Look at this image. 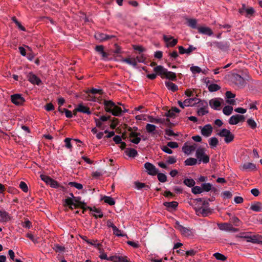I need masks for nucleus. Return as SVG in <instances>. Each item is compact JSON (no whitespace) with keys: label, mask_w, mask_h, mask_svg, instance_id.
Wrapping results in <instances>:
<instances>
[{"label":"nucleus","mask_w":262,"mask_h":262,"mask_svg":"<svg viewBox=\"0 0 262 262\" xmlns=\"http://www.w3.org/2000/svg\"><path fill=\"white\" fill-rule=\"evenodd\" d=\"M163 40L166 43L167 47H173L178 43V39H174L170 36H163Z\"/></svg>","instance_id":"14"},{"label":"nucleus","mask_w":262,"mask_h":262,"mask_svg":"<svg viewBox=\"0 0 262 262\" xmlns=\"http://www.w3.org/2000/svg\"><path fill=\"white\" fill-rule=\"evenodd\" d=\"M221 100H222L217 98L211 99L209 102L210 107L213 110H220L222 103Z\"/></svg>","instance_id":"15"},{"label":"nucleus","mask_w":262,"mask_h":262,"mask_svg":"<svg viewBox=\"0 0 262 262\" xmlns=\"http://www.w3.org/2000/svg\"><path fill=\"white\" fill-rule=\"evenodd\" d=\"M177 162V158L174 156H169L166 161V163L168 164H173Z\"/></svg>","instance_id":"61"},{"label":"nucleus","mask_w":262,"mask_h":262,"mask_svg":"<svg viewBox=\"0 0 262 262\" xmlns=\"http://www.w3.org/2000/svg\"><path fill=\"white\" fill-rule=\"evenodd\" d=\"M27 78L28 81L33 84L39 85L41 83V80L40 78L32 72L29 73Z\"/></svg>","instance_id":"10"},{"label":"nucleus","mask_w":262,"mask_h":262,"mask_svg":"<svg viewBox=\"0 0 262 262\" xmlns=\"http://www.w3.org/2000/svg\"><path fill=\"white\" fill-rule=\"evenodd\" d=\"M111 228L113 229L114 234L116 236L118 237H123L125 236V234L122 233L121 231L114 225V224L111 225Z\"/></svg>","instance_id":"35"},{"label":"nucleus","mask_w":262,"mask_h":262,"mask_svg":"<svg viewBox=\"0 0 262 262\" xmlns=\"http://www.w3.org/2000/svg\"><path fill=\"white\" fill-rule=\"evenodd\" d=\"M105 203L108 204L110 205H114L115 203V201L113 198L111 196H104L102 199Z\"/></svg>","instance_id":"42"},{"label":"nucleus","mask_w":262,"mask_h":262,"mask_svg":"<svg viewBox=\"0 0 262 262\" xmlns=\"http://www.w3.org/2000/svg\"><path fill=\"white\" fill-rule=\"evenodd\" d=\"M19 187L24 192H27L28 191L27 185L25 182L21 181L20 182Z\"/></svg>","instance_id":"60"},{"label":"nucleus","mask_w":262,"mask_h":262,"mask_svg":"<svg viewBox=\"0 0 262 262\" xmlns=\"http://www.w3.org/2000/svg\"><path fill=\"white\" fill-rule=\"evenodd\" d=\"M71 139L69 138H67L64 140L66 147L70 150H71L72 148V145L71 144Z\"/></svg>","instance_id":"58"},{"label":"nucleus","mask_w":262,"mask_h":262,"mask_svg":"<svg viewBox=\"0 0 262 262\" xmlns=\"http://www.w3.org/2000/svg\"><path fill=\"white\" fill-rule=\"evenodd\" d=\"M146 130L148 133L155 135L156 134V126L151 124H147L146 125Z\"/></svg>","instance_id":"34"},{"label":"nucleus","mask_w":262,"mask_h":262,"mask_svg":"<svg viewBox=\"0 0 262 262\" xmlns=\"http://www.w3.org/2000/svg\"><path fill=\"white\" fill-rule=\"evenodd\" d=\"M175 228L179 230L181 234L184 236L190 237L194 235V232L192 229L183 226L178 221L176 222Z\"/></svg>","instance_id":"4"},{"label":"nucleus","mask_w":262,"mask_h":262,"mask_svg":"<svg viewBox=\"0 0 262 262\" xmlns=\"http://www.w3.org/2000/svg\"><path fill=\"white\" fill-rule=\"evenodd\" d=\"M11 219V216L9 213L5 210H0V222L7 223Z\"/></svg>","instance_id":"21"},{"label":"nucleus","mask_w":262,"mask_h":262,"mask_svg":"<svg viewBox=\"0 0 262 262\" xmlns=\"http://www.w3.org/2000/svg\"><path fill=\"white\" fill-rule=\"evenodd\" d=\"M197 159L193 158H189L184 161V164L186 166H193L197 163Z\"/></svg>","instance_id":"38"},{"label":"nucleus","mask_w":262,"mask_h":262,"mask_svg":"<svg viewBox=\"0 0 262 262\" xmlns=\"http://www.w3.org/2000/svg\"><path fill=\"white\" fill-rule=\"evenodd\" d=\"M197 100H198V99L196 98H189L185 100L183 102L179 101L178 104L181 108H184L186 106H192L194 105L196 103Z\"/></svg>","instance_id":"8"},{"label":"nucleus","mask_w":262,"mask_h":262,"mask_svg":"<svg viewBox=\"0 0 262 262\" xmlns=\"http://www.w3.org/2000/svg\"><path fill=\"white\" fill-rule=\"evenodd\" d=\"M164 78L172 81H175L177 79L176 74L174 72L168 71L167 70Z\"/></svg>","instance_id":"36"},{"label":"nucleus","mask_w":262,"mask_h":262,"mask_svg":"<svg viewBox=\"0 0 262 262\" xmlns=\"http://www.w3.org/2000/svg\"><path fill=\"white\" fill-rule=\"evenodd\" d=\"M220 89H221L220 86L215 83H212V84H209L208 86V89L209 91L210 92L217 91L219 90H220Z\"/></svg>","instance_id":"41"},{"label":"nucleus","mask_w":262,"mask_h":262,"mask_svg":"<svg viewBox=\"0 0 262 262\" xmlns=\"http://www.w3.org/2000/svg\"><path fill=\"white\" fill-rule=\"evenodd\" d=\"M157 178L158 180L162 183L165 182L167 181L166 176L162 173H157Z\"/></svg>","instance_id":"53"},{"label":"nucleus","mask_w":262,"mask_h":262,"mask_svg":"<svg viewBox=\"0 0 262 262\" xmlns=\"http://www.w3.org/2000/svg\"><path fill=\"white\" fill-rule=\"evenodd\" d=\"M144 167L150 175L155 176L158 173V170L152 164L149 162L145 163L144 164Z\"/></svg>","instance_id":"12"},{"label":"nucleus","mask_w":262,"mask_h":262,"mask_svg":"<svg viewBox=\"0 0 262 262\" xmlns=\"http://www.w3.org/2000/svg\"><path fill=\"white\" fill-rule=\"evenodd\" d=\"M217 135L221 137H225L224 141L226 143H229L232 142L234 138V136L231 132L226 128H223L217 133Z\"/></svg>","instance_id":"5"},{"label":"nucleus","mask_w":262,"mask_h":262,"mask_svg":"<svg viewBox=\"0 0 262 262\" xmlns=\"http://www.w3.org/2000/svg\"><path fill=\"white\" fill-rule=\"evenodd\" d=\"M233 111V107L231 106H225L223 109V113L226 115L229 116L231 114Z\"/></svg>","instance_id":"44"},{"label":"nucleus","mask_w":262,"mask_h":262,"mask_svg":"<svg viewBox=\"0 0 262 262\" xmlns=\"http://www.w3.org/2000/svg\"><path fill=\"white\" fill-rule=\"evenodd\" d=\"M209 144L211 148L216 147L219 144V140L215 137H211L208 140Z\"/></svg>","instance_id":"40"},{"label":"nucleus","mask_w":262,"mask_h":262,"mask_svg":"<svg viewBox=\"0 0 262 262\" xmlns=\"http://www.w3.org/2000/svg\"><path fill=\"white\" fill-rule=\"evenodd\" d=\"M215 46L219 49L226 51L230 48V43L227 41H215Z\"/></svg>","instance_id":"17"},{"label":"nucleus","mask_w":262,"mask_h":262,"mask_svg":"<svg viewBox=\"0 0 262 262\" xmlns=\"http://www.w3.org/2000/svg\"><path fill=\"white\" fill-rule=\"evenodd\" d=\"M126 155L129 157L134 158L138 155L137 151L134 148H127L125 150Z\"/></svg>","instance_id":"37"},{"label":"nucleus","mask_w":262,"mask_h":262,"mask_svg":"<svg viewBox=\"0 0 262 262\" xmlns=\"http://www.w3.org/2000/svg\"><path fill=\"white\" fill-rule=\"evenodd\" d=\"M232 81L239 88H243L246 84V80L237 74L232 75Z\"/></svg>","instance_id":"6"},{"label":"nucleus","mask_w":262,"mask_h":262,"mask_svg":"<svg viewBox=\"0 0 262 262\" xmlns=\"http://www.w3.org/2000/svg\"><path fill=\"white\" fill-rule=\"evenodd\" d=\"M45 108L47 111H53L55 108L54 105L52 103H47L45 106Z\"/></svg>","instance_id":"64"},{"label":"nucleus","mask_w":262,"mask_h":262,"mask_svg":"<svg viewBox=\"0 0 262 262\" xmlns=\"http://www.w3.org/2000/svg\"><path fill=\"white\" fill-rule=\"evenodd\" d=\"M219 228L221 230H225L227 231H237V229L236 228H234L232 227V225L224 223L222 224L221 225L219 226Z\"/></svg>","instance_id":"31"},{"label":"nucleus","mask_w":262,"mask_h":262,"mask_svg":"<svg viewBox=\"0 0 262 262\" xmlns=\"http://www.w3.org/2000/svg\"><path fill=\"white\" fill-rule=\"evenodd\" d=\"M191 191L194 194H200L203 192V189L201 187L193 186L191 189Z\"/></svg>","instance_id":"49"},{"label":"nucleus","mask_w":262,"mask_h":262,"mask_svg":"<svg viewBox=\"0 0 262 262\" xmlns=\"http://www.w3.org/2000/svg\"><path fill=\"white\" fill-rule=\"evenodd\" d=\"M53 249L56 252H62L65 250V248L63 246L58 244L55 245Z\"/></svg>","instance_id":"63"},{"label":"nucleus","mask_w":262,"mask_h":262,"mask_svg":"<svg viewBox=\"0 0 262 262\" xmlns=\"http://www.w3.org/2000/svg\"><path fill=\"white\" fill-rule=\"evenodd\" d=\"M254 12V9L252 7H250L246 9V11L244 15H245L246 17L250 18L253 15Z\"/></svg>","instance_id":"45"},{"label":"nucleus","mask_w":262,"mask_h":262,"mask_svg":"<svg viewBox=\"0 0 262 262\" xmlns=\"http://www.w3.org/2000/svg\"><path fill=\"white\" fill-rule=\"evenodd\" d=\"M40 177L41 180H42L48 185H49L52 179V178H50L49 176L45 174H41Z\"/></svg>","instance_id":"55"},{"label":"nucleus","mask_w":262,"mask_h":262,"mask_svg":"<svg viewBox=\"0 0 262 262\" xmlns=\"http://www.w3.org/2000/svg\"><path fill=\"white\" fill-rule=\"evenodd\" d=\"M75 111L88 115L91 114V111H90V108L83 105L82 103H80L77 105V107L75 108Z\"/></svg>","instance_id":"22"},{"label":"nucleus","mask_w":262,"mask_h":262,"mask_svg":"<svg viewBox=\"0 0 262 262\" xmlns=\"http://www.w3.org/2000/svg\"><path fill=\"white\" fill-rule=\"evenodd\" d=\"M105 111L112 114L115 116H120L121 115L122 110L121 107L117 106L112 100H104L103 102Z\"/></svg>","instance_id":"2"},{"label":"nucleus","mask_w":262,"mask_h":262,"mask_svg":"<svg viewBox=\"0 0 262 262\" xmlns=\"http://www.w3.org/2000/svg\"><path fill=\"white\" fill-rule=\"evenodd\" d=\"M184 183L189 187H192L194 186L195 182L192 179L186 178L184 180Z\"/></svg>","instance_id":"43"},{"label":"nucleus","mask_w":262,"mask_h":262,"mask_svg":"<svg viewBox=\"0 0 262 262\" xmlns=\"http://www.w3.org/2000/svg\"><path fill=\"white\" fill-rule=\"evenodd\" d=\"M11 100L13 103L17 105H20L25 102V99L19 94H13L11 96Z\"/></svg>","instance_id":"9"},{"label":"nucleus","mask_w":262,"mask_h":262,"mask_svg":"<svg viewBox=\"0 0 262 262\" xmlns=\"http://www.w3.org/2000/svg\"><path fill=\"white\" fill-rule=\"evenodd\" d=\"M196 148L195 144L192 145H187V143H185L182 147V151L187 155H190L192 152L194 151Z\"/></svg>","instance_id":"19"},{"label":"nucleus","mask_w":262,"mask_h":262,"mask_svg":"<svg viewBox=\"0 0 262 262\" xmlns=\"http://www.w3.org/2000/svg\"><path fill=\"white\" fill-rule=\"evenodd\" d=\"M197 29L198 32L202 34L207 35L208 36H211L213 34V32L211 29L207 27H198Z\"/></svg>","instance_id":"23"},{"label":"nucleus","mask_w":262,"mask_h":262,"mask_svg":"<svg viewBox=\"0 0 262 262\" xmlns=\"http://www.w3.org/2000/svg\"><path fill=\"white\" fill-rule=\"evenodd\" d=\"M248 125L252 128L255 129L257 126V124L255 121L252 118L248 119L247 120Z\"/></svg>","instance_id":"52"},{"label":"nucleus","mask_w":262,"mask_h":262,"mask_svg":"<svg viewBox=\"0 0 262 262\" xmlns=\"http://www.w3.org/2000/svg\"><path fill=\"white\" fill-rule=\"evenodd\" d=\"M225 95L227 100L226 102L227 103L231 105L235 104V100L232 99L235 97V94L232 93L231 91H227L225 93Z\"/></svg>","instance_id":"27"},{"label":"nucleus","mask_w":262,"mask_h":262,"mask_svg":"<svg viewBox=\"0 0 262 262\" xmlns=\"http://www.w3.org/2000/svg\"><path fill=\"white\" fill-rule=\"evenodd\" d=\"M213 256L217 260H221V261H225L227 259V257L225 256L224 255L219 253L216 252L213 254Z\"/></svg>","instance_id":"47"},{"label":"nucleus","mask_w":262,"mask_h":262,"mask_svg":"<svg viewBox=\"0 0 262 262\" xmlns=\"http://www.w3.org/2000/svg\"><path fill=\"white\" fill-rule=\"evenodd\" d=\"M208 108L200 107L197 112V114L200 116H204L208 113Z\"/></svg>","instance_id":"50"},{"label":"nucleus","mask_w":262,"mask_h":262,"mask_svg":"<svg viewBox=\"0 0 262 262\" xmlns=\"http://www.w3.org/2000/svg\"><path fill=\"white\" fill-rule=\"evenodd\" d=\"M229 123L231 125H235L239 123L237 115H233L230 117Z\"/></svg>","instance_id":"48"},{"label":"nucleus","mask_w":262,"mask_h":262,"mask_svg":"<svg viewBox=\"0 0 262 262\" xmlns=\"http://www.w3.org/2000/svg\"><path fill=\"white\" fill-rule=\"evenodd\" d=\"M49 185L52 188H58L60 187V185L55 180L52 179Z\"/></svg>","instance_id":"57"},{"label":"nucleus","mask_w":262,"mask_h":262,"mask_svg":"<svg viewBox=\"0 0 262 262\" xmlns=\"http://www.w3.org/2000/svg\"><path fill=\"white\" fill-rule=\"evenodd\" d=\"M135 185L136 188L138 190L141 189L142 188H145L146 190H147L150 188L149 186L146 185L145 183L139 182H135Z\"/></svg>","instance_id":"39"},{"label":"nucleus","mask_w":262,"mask_h":262,"mask_svg":"<svg viewBox=\"0 0 262 262\" xmlns=\"http://www.w3.org/2000/svg\"><path fill=\"white\" fill-rule=\"evenodd\" d=\"M261 203L259 202H257L251 205L250 209L253 211L259 212L261 210Z\"/></svg>","instance_id":"32"},{"label":"nucleus","mask_w":262,"mask_h":262,"mask_svg":"<svg viewBox=\"0 0 262 262\" xmlns=\"http://www.w3.org/2000/svg\"><path fill=\"white\" fill-rule=\"evenodd\" d=\"M163 205L166 207L168 211H171L176 209L178 206V203L176 201L165 202L163 203Z\"/></svg>","instance_id":"25"},{"label":"nucleus","mask_w":262,"mask_h":262,"mask_svg":"<svg viewBox=\"0 0 262 262\" xmlns=\"http://www.w3.org/2000/svg\"><path fill=\"white\" fill-rule=\"evenodd\" d=\"M196 104H199V106H200V107L208 108V103L206 101L201 100L198 99V100L196 101Z\"/></svg>","instance_id":"59"},{"label":"nucleus","mask_w":262,"mask_h":262,"mask_svg":"<svg viewBox=\"0 0 262 262\" xmlns=\"http://www.w3.org/2000/svg\"><path fill=\"white\" fill-rule=\"evenodd\" d=\"M98 241L92 240L90 241H87V243L90 245L93 246L95 248H99L100 246H102V243H96Z\"/></svg>","instance_id":"54"},{"label":"nucleus","mask_w":262,"mask_h":262,"mask_svg":"<svg viewBox=\"0 0 262 262\" xmlns=\"http://www.w3.org/2000/svg\"><path fill=\"white\" fill-rule=\"evenodd\" d=\"M201 187L203 189V191L208 192L211 190L214 192H216L217 191V189L216 188L212 187V185L209 183L202 184Z\"/></svg>","instance_id":"28"},{"label":"nucleus","mask_w":262,"mask_h":262,"mask_svg":"<svg viewBox=\"0 0 262 262\" xmlns=\"http://www.w3.org/2000/svg\"><path fill=\"white\" fill-rule=\"evenodd\" d=\"M195 201L196 202V206L194 209L198 215L206 217L212 213V210L209 207L208 201H203L202 198L196 199Z\"/></svg>","instance_id":"1"},{"label":"nucleus","mask_w":262,"mask_h":262,"mask_svg":"<svg viewBox=\"0 0 262 262\" xmlns=\"http://www.w3.org/2000/svg\"><path fill=\"white\" fill-rule=\"evenodd\" d=\"M190 71L192 72V73L195 74V73H200L202 70L198 66H192L190 68Z\"/></svg>","instance_id":"62"},{"label":"nucleus","mask_w":262,"mask_h":262,"mask_svg":"<svg viewBox=\"0 0 262 262\" xmlns=\"http://www.w3.org/2000/svg\"><path fill=\"white\" fill-rule=\"evenodd\" d=\"M256 168V165L250 162L245 163L241 165V169L243 170L252 171L255 170Z\"/></svg>","instance_id":"26"},{"label":"nucleus","mask_w":262,"mask_h":262,"mask_svg":"<svg viewBox=\"0 0 262 262\" xmlns=\"http://www.w3.org/2000/svg\"><path fill=\"white\" fill-rule=\"evenodd\" d=\"M195 156L199 164L201 162L206 164L209 161V157L205 154V149L203 148L199 147L196 150Z\"/></svg>","instance_id":"3"},{"label":"nucleus","mask_w":262,"mask_h":262,"mask_svg":"<svg viewBox=\"0 0 262 262\" xmlns=\"http://www.w3.org/2000/svg\"><path fill=\"white\" fill-rule=\"evenodd\" d=\"M247 242L253 244H262V236L259 234L249 235L246 237Z\"/></svg>","instance_id":"11"},{"label":"nucleus","mask_w":262,"mask_h":262,"mask_svg":"<svg viewBox=\"0 0 262 262\" xmlns=\"http://www.w3.org/2000/svg\"><path fill=\"white\" fill-rule=\"evenodd\" d=\"M109 261L113 262H130L126 256L113 255L109 257Z\"/></svg>","instance_id":"20"},{"label":"nucleus","mask_w":262,"mask_h":262,"mask_svg":"<svg viewBox=\"0 0 262 262\" xmlns=\"http://www.w3.org/2000/svg\"><path fill=\"white\" fill-rule=\"evenodd\" d=\"M68 185L71 187H74L78 190H81L83 188V185L80 183H78L75 182H70Z\"/></svg>","instance_id":"51"},{"label":"nucleus","mask_w":262,"mask_h":262,"mask_svg":"<svg viewBox=\"0 0 262 262\" xmlns=\"http://www.w3.org/2000/svg\"><path fill=\"white\" fill-rule=\"evenodd\" d=\"M200 128L201 134L206 137L210 136L212 132V127L209 124H206L203 127L200 126Z\"/></svg>","instance_id":"13"},{"label":"nucleus","mask_w":262,"mask_h":262,"mask_svg":"<svg viewBox=\"0 0 262 262\" xmlns=\"http://www.w3.org/2000/svg\"><path fill=\"white\" fill-rule=\"evenodd\" d=\"M88 209L91 211L94 212L93 215L96 218L98 217L102 218L103 216V213L102 212L101 210L99 208H97L95 207H88Z\"/></svg>","instance_id":"24"},{"label":"nucleus","mask_w":262,"mask_h":262,"mask_svg":"<svg viewBox=\"0 0 262 262\" xmlns=\"http://www.w3.org/2000/svg\"><path fill=\"white\" fill-rule=\"evenodd\" d=\"M148 119L149 121L152 123L164 124L165 122V119L164 118H156L149 116H148Z\"/></svg>","instance_id":"33"},{"label":"nucleus","mask_w":262,"mask_h":262,"mask_svg":"<svg viewBox=\"0 0 262 262\" xmlns=\"http://www.w3.org/2000/svg\"><path fill=\"white\" fill-rule=\"evenodd\" d=\"M121 61L125 62L133 66L134 67H136L137 66V62H143L144 61V59H141L139 57H137L136 58H123L121 59Z\"/></svg>","instance_id":"7"},{"label":"nucleus","mask_w":262,"mask_h":262,"mask_svg":"<svg viewBox=\"0 0 262 262\" xmlns=\"http://www.w3.org/2000/svg\"><path fill=\"white\" fill-rule=\"evenodd\" d=\"M95 38L100 42L107 40L113 37V35H108L104 33L97 32L95 34Z\"/></svg>","instance_id":"18"},{"label":"nucleus","mask_w":262,"mask_h":262,"mask_svg":"<svg viewBox=\"0 0 262 262\" xmlns=\"http://www.w3.org/2000/svg\"><path fill=\"white\" fill-rule=\"evenodd\" d=\"M87 93H91L93 94H99L101 95L103 93V90L102 89H97L96 88H92V89L89 90Z\"/></svg>","instance_id":"56"},{"label":"nucleus","mask_w":262,"mask_h":262,"mask_svg":"<svg viewBox=\"0 0 262 262\" xmlns=\"http://www.w3.org/2000/svg\"><path fill=\"white\" fill-rule=\"evenodd\" d=\"M65 205H68L70 209H73V206L75 208L78 207V204H76L74 202V200L72 198H67L64 200Z\"/></svg>","instance_id":"29"},{"label":"nucleus","mask_w":262,"mask_h":262,"mask_svg":"<svg viewBox=\"0 0 262 262\" xmlns=\"http://www.w3.org/2000/svg\"><path fill=\"white\" fill-rule=\"evenodd\" d=\"M165 84L167 88L172 92H176L178 90V86L174 83L170 81H165Z\"/></svg>","instance_id":"30"},{"label":"nucleus","mask_w":262,"mask_h":262,"mask_svg":"<svg viewBox=\"0 0 262 262\" xmlns=\"http://www.w3.org/2000/svg\"><path fill=\"white\" fill-rule=\"evenodd\" d=\"M167 71V69L164 68L162 66H157L154 68V71L157 75L160 76L162 78H164Z\"/></svg>","instance_id":"16"},{"label":"nucleus","mask_w":262,"mask_h":262,"mask_svg":"<svg viewBox=\"0 0 262 262\" xmlns=\"http://www.w3.org/2000/svg\"><path fill=\"white\" fill-rule=\"evenodd\" d=\"M188 25L193 29H197V20L196 19L190 18L188 19Z\"/></svg>","instance_id":"46"}]
</instances>
